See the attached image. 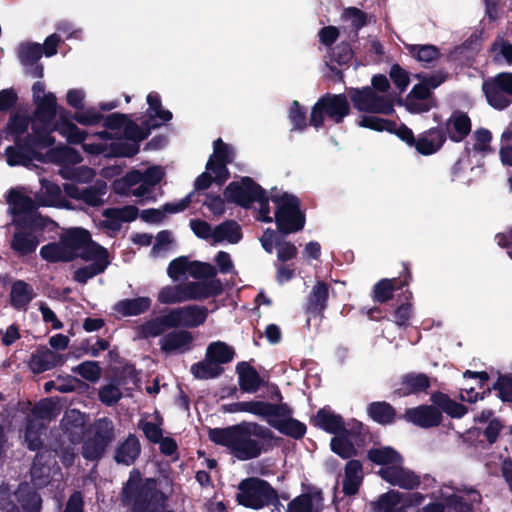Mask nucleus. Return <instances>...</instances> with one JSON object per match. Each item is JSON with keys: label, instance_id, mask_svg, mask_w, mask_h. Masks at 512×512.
<instances>
[{"label": "nucleus", "instance_id": "nucleus-1", "mask_svg": "<svg viewBox=\"0 0 512 512\" xmlns=\"http://www.w3.org/2000/svg\"><path fill=\"white\" fill-rule=\"evenodd\" d=\"M146 100L147 115L150 119L146 128H140L123 114H111L105 119V126L116 130V134L123 135V138L119 137L112 141L110 134L103 131L95 134L92 141L83 144L84 151L95 155L123 157H131L138 153L139 142L147 137L150 129L159 127L172 118V113L162 107L160 96L156 92L149 93Z\"/></svg>", "mask_w": 512, "mask_h": 512}, {"label": "nucleus", "instance_id": "nucleus-2", "mask_svg": "<svg viewBox=\"0 0 512 512\" xmlns=\"http://www.w3.org/2000/svg\"><path fill=\"white\" fill-rule=\"evenodd\" d=\"M37 108L31 121L32 132L38 137V145L51 146L53 131L59 132L70 143H81L85 140V132L68 118L66 109L58 107L56 97L48 92L45 98L35 101Z\"/></svg>", "mask_w": 512, "mask_h": 512}, {"label": "nucleus", "instance_id": "nucleus-3", "mask_svg": "<svg viewBox=\"0 0 512 512\" xmlns=\"http://www.w3.org/2000/svg\"><path fill=\"white\" fill-rule=\"evenodd\" d=\"M267 430L254 422H242L226 428L209 430V439L226 448L229 454L240 461L259 457L265 446Z\"/></svg>", "mask_w": 512, "mask_h": 512}, {"label": "nucleus", "instance_id": "nucleus-4", "mask_svg": "<svg viewBox=\"0 0 512 512\" xmlns=\"http://www.w3.org/2000/svg\"><path fill=\"white\" fill-rule=\"evenodd\" d=\"M29 122L25 117L11 118L7 126V133L12 136L14 145L5 150L7 164L10 166H28L34 159L49 161L40 150L48 146L38 145V137L32 132L28 133Z\"/></svg>", "mask_w": 512, "mask_h": 512}, {"label": "nucleus", "instance_id": "nucleus-5", "mask_svg": "<svg viewBox=\"0 0 512 512\" xmlns=\"http://www.w3.org/2000/svg\"><path fill=\"white\" fill-rule=\"evenodd\" d=\"M359 126L378 132L388 131L395 133L408 145H415L416 150L422 155H431L437 152L445 141L443 133L438 129H430L421 134L415 141L413 132L406 126L392 123L380 117L367 115L361 117Z\"/></svg>", "mask_w": 512, "mask_h": 512}, {"label": "nucleus", "instance_id": "nucleus-6", "mask_svg": "<svg viewBox=\"0 0 512 512\" xmlns=\"http://www.w3.org/2000/svg\"><path fill=\"white\" fill-rule=\"evenodd\" d=\"M91 241L90 234L83 228L66 230L58 242L49 243L40 249L41 257L48 262L71 261L78 257Z\"/></svg>", "mask_w": 512, "mask_h": 512}, {"label": "nucleus", "instance_id": "nucleus-7", "mask_svg": "<svg viewBox=\"0 0 512 512\" xmlns=\"http://www.w3.org/2000/svg\"><path fill=\"white\" fill-rule=\"evenodd\" d=\"M225 199L243 207H248L251 203L259 204L258 219L263 222H272L268 199L264 190L258 186L251 178L244 177L239 181L231 182L224 191Z\"/></svg>", "mask_w": 512, "mask_h": 512}, {"label": "nucleus", "instance_id": "nucleus-8", "mask_svg": "<svg viewBox=\"0 0 512 512\" xmlns=\"http://www.w3.org/2000/svg\"><path fill=\"white\" fill-rule=\"evenodd\" d=\"M140 475L138 471H132L130 478L123 490L124 498L133 502V512H158L164 507L165 495L157 489L154 479H147L139 491L136 484Z\"/></svg>", "mask_w": 512, "mask_h": 512}, {"label": "nucleus", "instance_id": "nucleus-9", "mask_svg": "<svg viewBox=\"0 0 512 512\" xmlns=\"http://www.w3.org/2000/svg\"><path fill=\"white\" fill-rule=\"evenodd\" d=\"M163 176L164 171L160 166H152L145 172L132 170L114 181L113 190L122 196L148 199L152 188L161 181Z\"/></svg>", "mask_w": 512, "mask_h": 512}, {"label": "nucleus", "instance_id": "nucleus-10", "mask_svg": "<svg viewBox=\"0 0 512 512\" xmlns=\"http://www.w3.org/2000/svg\"><path fill=\"white\" fill-rule=\"evenodd\" d=\"M237 500L239 504L255 510L268 505H273L279 510L277 492L269 483L256 477L244 479L239 483Z\"/></svg>", "mask_w": 512, "mask_h": 512}, {"label": "nucleus", "instance_id": "nucleus-11", "mask_svg": "<svg viewBox=\"0 0 512 512\" xmlns=\"http://www.w3.org/2000/svg\"><path fill=\"white\" fill-rule=\"evenodd\" d=\"M350 106L344 94H328L320 98L311 110L310 124L319 129L327 122L339 124L349 114Z\"/></svg>", "mask_w": 512, "mask_h": 512}, {"label": "nucleus", "instance_id": "nucleus-12", "mask_svg": "<svg viewBox=\"0 0 512 512\" xmlns=\"http://www.w3.org/2000/svg\"><path fill=\"white\" fill-rule=\"evenodd\" d=\"M233 147L225 144L219 138L214 142L213 154L210 156L206 171L203 172L195 181L197 189H206L211 181L223 183L228 178L227 164L233 160Z\"/></svg>", "mask_w": 512, "mask_h": 512}, {"label": "nucleus", "instance_id": "nucleus-13", "mask_svg": "<svg viewBox=\"0 0 512 512\" xmlns=\"http://www.w3.org/2000/svg\"><path fill=\"white\" fill-rule=\"evenodd\" d=\"M47 158L49 161L62 166L59 173L63 178L87 183L95 176L93 169L89 167H70V165L81 162L80 154L72 148L66 146L57 147L47 153Z\"/></svg>", "mask_w": 512, "mask_h": 512}, {"label": "nucleus", "instance_id": "nucleus-14", "mask_svg": "<svg viewBox=\"0 0 512 512\" xmlns=\"http://www.w3.org/2000/svg\"><path fill=\"white\" fill-rule=\"evenodd\" d=\"M272 201L276 204L275 221L282 232L292 233L303 228L305 219L294 196L287 193L275 194Z\"/></svg>", "mask_w": 512, "mask_h": 512}, {"label": "nucleus", "instance_id": "nucleus-15", "mask_svg": "<svg viewBox=\"0 0 512 512\" xmlns=\"http://www.w3.org/2000/svg\"><path fill=\"white\" fill-rule=\"evenodd\" d=\"M78 257H81L88 263L74 272V280L81 284L103 273L110 264L108 251L93 241H90V243L84 247V250Z\"/></svg>", "mask_w": 512, "mask_h": 512}, {"label": "nucleus", "instance_id": "nucleus-16", "mask_svg": "<svg viewBox=\"0 0 512 512\" xmlns=\"http://www.w3.org/2000/svg\"><path fill=\"white\" fill-rule=\"evenodd\" d=\"M348 97L360 112L389 114L393 111V101L388 94H379L370 87L351 88Z\"/></svg>", "mask_w": 512, "mask_h": 512}, {"label": "nucleus", "instance_id": "nucleus-17", "mask_svg": "<svg viewBox=\"0 0 512 512\" xmlns=\"http://www.w3.org/2000/svg\"><path fill=\"white\" fill-rule=\"evenodd\" d=\"M444 78L439 75L425 77L415 85L405 99V106L411 113L429 111L434 106L431 90L438 87Z\"/></svg>", "mask_w": 512, "mask_h": 512}, {"label": "nucleus", "instance_id": "nucleus-18", "mask_svg": "<svg viewBox=\"0 0 512 512\" xmlns=\"http://www.w3.org/2000/svg\"><path fill=\"white\" fill-rule=\"evenodd\" d=\"M482 88L492 107L504 109L512 101V73H500L486 80Z\"/></svg>", "mask_w": 512, "mask_h": 512}, {"label": "nucleus", "instance_id": "nucleus-19", "mask_svg": "<svg viewBox=\"0 0 512 512\" xmlns=\"http://www.w3.org/2000/svg\"><path fill=\"white\" fill-rule=\"evenodd\" d=\"M167 273L172 280L177 281L186 275L194 278L213 277L217 272L215 267L209 263L190 262L187 258L180 257L169 264Z\"/></svg>", "mask_w": 512, "mask_h": 512}, {"label": "nucleus", "instance_id": "nucleus-20", "mask_svg": "<svg viewBox=\"0 0 512 512\" xmlns=\"http://www.w3.org/2000/svg\"><path fill=\"white\" fill-rule=\"evenodd\" d=\"M422 500L423 496L419 493L405 496L403 493L391 490L382 494L372 507L374 512H406L408 506L418 505Z\"/></svg>", "mask_w": 512, "mask_h": 512}, {"label": "nucleus", "instance_id": "nucleus-21", "mask_svg": "<svg viewBox=\"0 0 512 512\" xmlns=\"http://www.w3.org/2000/svg\"><path fill=\"white\" fill-rule=\"evenodd\" d=\"M438 499L446 501L450 512H471L472 505L479 502L480 495L473 490L462 491L444 485L439 489Z\"/></svg>", "mask_w": 512, "mask_h": 512}, {"label": "nucleus", "instance_id": "nucleus-22", "mask_svg": "<svg viewBox=\"0 0 512 512\" xmlns=\"http://www.w3.org/2000/svg\"><path fill=\"white\" fill-rule=\"evenodd\" d=\"M208 315L207 308L198 305H188L168 311L170 325L176 327L195 328L202 325Z\"/></svg>", "mask_w": 512, "mask_h": 512}, {"label": "nucleus", "instance_id": "nucleus-23", "mask_svg": "<svg viewBox=\"0 0 512 512\" xmlns=\"http://www.w3.org/2000/svg\"><path fill=\"white\" fill-rule=\"evenodd\" d=\"M7 202L10 212L14 215V222H17L21 216L30 217L36 221L38 206L36 200L33 201L22 187L11 189L7 196Z\"/></svg>", "mask_w": 512, "mask_h": 512}, {"label": "nucleus", "instance_id": "nucleus-24", "mask_svg": "<svg viewBox=\"0 0 512 512\" xmlns=\"http://www.w3.org/2000/svg\"><path fill=\"white\" fill-rule=\"evenodd\" d=\"M381 479L392 486L407 490L415 489L420 485V477L414 471L405 467L404 462L386 468L381 473Z\"/></svg>", "mask_w": 512, "mask_h": 512}, {"label": "nucleus", "instance_id": "nucleus-25", "mask_svg": "<svg viewBox=\"0 0 512 512\" xmlns=\"http://www.w3.org/2000/svg\"><path fill=\"white\" fill-rule=\"evenodd\" d=\"M200 279L201 281L182 284L185 301L203 300L222 292V283L215 276L201 277Z\"/></svg>", "mask_w": 512, "mask_h": 512}, {"label": "nucleus", "instance_id": "nucleus-26", "mask_svg": "<svg viewBox=\"0 0 512 512\" xmlns=\"http://www.w3.org/2000/svg\"><path fill=\"white\" fill-rule=\"evenodd\" d=\"M114 426L111 420L107 418L99 419L94 424L95 439L98 440V444H95V450L91 451V444H84L83 456L89 460H96L102 456L107 445L113 439Z\"/></svg>", "mask_w": 512, "mask_h": 512}, {"label": "nucleus", "instance_id": "nucleus-27", "mask_svg": "<svg viewBox=\"0 0 512 512\" xmlns=\"http://www.w3.org/2000/svg\"><path fill=\"white\" fill-rule=\"evenodd\" d=\"M65 194L75 200L81 201L89 206H99L103 203V197L107 192L105 182H96L95 185L80 189L74 184L64 185Z\"/></svg>", "mask_w": 512, "mask_h": 512}, {"label": "nucleus", "instance_id": "nucleus-28", "mask_svg": "<svg viewBox=\"0 0 512 512\" xmlns=\"http://www.w3.org/2000/svg\"><path fill=\"white\" fill-rule=\"evenodd\" d=\"M403 418L421 428L436 427L441 423L442 414L438 408L431 405H421L407 409Z\"/></svg>", "mask_w": 512, "mask_h": 512}, {"label": "nucleus", "instance_id": "nucleus-29", "mask_svg": "<svg viewBox=\"0 0 512 512\" xmlns=\"http://www.w3.org/2000/svg\"><path fill=\"white\" fill-rule=\"evenodd\" d=\"M137 214L138 210L134 206L106 209L103 212L104 220L101 222V227L104 228L107 233L113 235L121 229L123 223L135 220Z\"/></svg>", "mask_w": 512, "mask_h": 512}, {"label": "nucleus", "instance_id": "nucleus-30", "mask_svg": "<svg viewBox=\"0 0 512 512\" xmlns=\"http://www.w3.org/2000/svg\"><path fill=\"white\" fill-rule=\"evenodd\" d=\"M350 429L336 434L330 443L332 451L340 457L347 459L356 455V449L351 441V438L360 433L362 424L357 421H353L349 424Z\"/></svg>", "mask_w": 512, "mask_h": 512}, {"label": "nucleus", "instance_id": "nucleus-31", "mask_svg": "<svg viewBox=\"0 0 512 512\" xmlns=\"http://www.w3.org/2000/svg\"><path fill=\"white\" fill-rule=\"evenodd\" d=\"M40 185V190L35 195L38 206L71 208L68 201L63 197L61 189L57 184L45 178H41Z\"/></svg>", "mask_w": 512, "mask_h": 512}, {"label": "nucleus", "instance_id": "nucleus-32", "mask_svg": "<svg viewBox=\"0 0 512 512\" xmlns=\"http://www.w3.org/2000/svg\"><path fill=\"white\" fill-rule=\"evenodd\" d=\"M41 55L42 46L38 43L26 42L18 47V57L24 66L30 67L27 72L33 77L43 76V67L37 63Z\"/></svg>", "mask_w": 512, "mask_h": 512}, {"label": "nucleus", "instance_id": "nucleus-33", "mask_svg": "<svg viewBox=\"0 0 512 512\" xmlns=\"http://www.w3.org/2000/svg\"><path fill=\"white\" fill-rule=\"evenodd\" d=\"M279 410L271 417L269 424L282 434L300 438L306 432V427L301 422L285 416L286 407L279 405Z\"/></svg>", "mask_w": 512, "mask_h": 512}, {"label": "nucleus", "instance_id": "nucleus-34", "mask_svg": "<svg viewBox=\"0 0 512 512\" xmlns=\"http://www.w3.org/2000/svg\"><path fill=\"white\" fill-rule=\"evenodd\" d=\"M368 459L380 466L378 475L381 477V473L391 466L399 462H404L403 456L393 447L390 446H375L368 450Z\"/></svg>", "mask_w": 512, "mask_h": 512}, {"label": "nucleus", "instance_id": "nucleus-35", "mask_svg": "<svg viewBox=\"0 0 512 512\" xmlns=\"http://www.w3.org/2000/svg\"><path fill=\"white\" fill-rule=\"evenodd\" d=\"M192 340L193 337L190 332L179 330L163 336L159 344L166 353H183L190 349Z\"/></svg>", "mask_w": 512, "mask_h": 512}, {"label": "nucleus", "instance_id": "nucleus-36", "mask_svg": "<svg viewBox=\"0 0 512 512\" xmlns=\"http://www.w3.org/2000/svg\"><path fill=\"white\" fill-rule=\"evenodd\" d=\"M313 421L320 429L335 435L346 429L343 418L328 407L320 409Z\"/></svg>", "mask_w": 512, "mask_h": 512}, {"label": "nucleus", "instance_id": "nucleus-37", "mask_svg": "<svg viewBox=\"0 0 512 512\" xmlns=\"http://www.w3.org/2000/svg\"><path fill=\"white\" fill-rule=\"evenodd\" d=\"M33 287L23 280H16L11 285L10 304L17 310L25 311L34 299Z\"/></svg>", "mask_w": 512, "mask_h": 512}, {"label": "nucleus", "instance_id": "nucleus-38", "mask_svg": "<svg viewBox=\"0 0 512 512\" xmlns=\"http://www.w3.org/2000/svg\"><path fill=\"white\" fill-rule=\"evenodd\" d=\"M446 131L451 140H463L471 131L470 118L462 112H454L446 122Z\"/></svg>", "mask_w": 512, "mask_h": 512}, {"label": "nucleus", "instance_id": "nucleus-39", "mask_svg": "<svg viewBox=\"0 0 512 512\" xmlns=\"http://www.w3.org/2000/svg\"><path fill=\"white\" fill-rule=\"evenodd\" d=\"M61 361L62 356L47 348H44L39 349L34 354H32L29 361V367L34 373L39 374L52 369Z\"/></svg>", "mask_w": 512, "mask_h": 512}, {"label": "nucleus", "instance_id": "nucleus-40", "mask_svg": "<svg viewBox=\"0 0 512 512\" xmlns=\"http://www.w3.org/2000/svg\"><path fill=\"white\" fill-rule=\"evenodd\" d=\"M363 480V467L357 460H350L345 466L343 492L345 495L357 493Z\"/></svg>", "mask_w": 512, "mask_h": 512}, {"label": "nucleus", "instance_id": "nucleus-41", "mask_svg": "<svg viewBox=\"0 0 512 512\" xmlns=\"http://www.w3.org/2000/svg\"><path fill=\"white\" fill-rule=\"evenodd\" d=\"M61 425L71 442H75L79 440L83 434L84 415L76 409L69 410L65 413Z\"/></svg>", "mask_w": 512, "mask_h": 512}, {"label": "nucleus", "instance_id": "nucleus-42", "mask_svg": "<svg viewBox=\"0 0 512 512\" xmlns=\"http://www.w3.org/2000/svg\"><path fill=\"white\" fill-rule=\"evenodd\" d=\"M241 238L240 226L235 221L229 220L214 227L212 245L219 243L236 244Z\"/></svg>", "mask_w": 512, "mask_h": 512}, {"label": "nucleus", "instance_id": "nucleus-43", "mask_svg": "<svg viewBox=\"0 0 512 512\" xmlns=\"http://www.w3.org/2000/svg\"><path fill=\"white\" fill-rule=\"evenodd\" d=\"M192 194L187 195L181 200L167 203L163 206V211L159 209H147L142 211L141 218L147 222H160L164 217V212L177 213L188 207L191 202Z\"/></svg>", "mask_w": 512, "mask_h": 512}, {"label": "nucleus", "instance_id": "nucleus-44", "mask_svg": "<svg viewBox=\"0 0 512 512\" xmlns=\"http://www.w3.org/2000/svg\"><path fill=\"white\" fill-rule=\"evenodd\" d=\"M239 386L242 391L247 393H255L260 385L261 379L257 371L249 364L243 362L237 366Z\"/></svg>", "mask_w": 512, "mask_h": 512}, {"label": "nucleus", "instance_id": "nucleus-45", "mask_svg": "<svg viewBox=\"0 0 512 512\" xmlns=\"http://www.w3.org/2000/svg\"><path fill=\"white\" fill-rule=\"evenodd\" d=\"M151 306L149 297H138L119 301L115 310L123 316H136L146 312Z\"/></svg>", "mask_w": 512, "mask_h": 512}, {"label": "nucleus", "instance_id": "nucleus-46", "mask_svg": "<svg viewBox=\"0 0 512 512\" xmlns=\"http://www.w3.org/2000/svg\"><path fill=\"white\" fill-rule=\"evenodd\" d=\"M174 328L168 320V312L160 317L150 319L138 327L137 333L140 338L157 337L167 329Z\"/></svg>", "mask_w": 512, "mask_h": 512}, {"label": "nucleus", "instance_id": "nucleus-47", "mask_svg": "<svg viewBox=\"0 0 512 512\" xmlns=\"http://www.w3.org/2000/svg\"><path fill=\"white\" fill-rule=\"evenodd\" d=\"M140 454V443L138 439L130 435L127 439L118 447L115 455V460L118 463L125 465H131L134 463L136 458Z\"/></svg>", "mask_w": 512, "mask_h": 512}, {"label": "nucleus", "instance_id": "nucleus-48", "mask_svg": "<svg viewBox=\"0 0 512 512\" xmlns=\"http://www.w3.org/2000/svg\"><path fill=\"white\" fill-rule=\"evenodd\" d=\"M39 240L32 232L18 231L14 234L11 247L19 255L24 256L34 252Z\"/></svg>", "mask_w": 512, "mask_h": 512}, {"label": "nucleus", "instance_id": "nucleus-49", "mask_svg": "<svg viewBox=\"0 0 512 512\" xmlns=\"http://www.w3.org/2000/svg\"><path fill=\"white\" fill-rule=\"evenodd\" d=\"M49 455L38 454L35 458L31 476L32 481L36 487L45 486L48 483L47 478L50 476L51 467L49 465Z\"/></svg>", "mask_w": 512, "mask_h": 512}, {"label": "nucleus", "instance_id": "nucleus-50", "mask_svg": "<svg viewBox=\"0 0 512 512\" xmlns=\"http://www.w3.org/2000/svg\"><path fill=\"white\" fill-rule=\"evenodd\" d=\"M234 354L233 348L222 341L212 342L206 349L207 358L218 363L219 366L230 362Z\"/></svg>", "mask_w": 512, "mask_h": 512}, {"label": "nucleus", "instance_id": "nucleus-51", "mask_svg": "<svg viewBox=\"0 0 512 512\" xmlns=\"http://www.w3.org/2000/svg\"><path fill=\"white\" fill-rule=\"evenodd\" d=\"M430 385L429 379L424 374H408L401 383L400 395H410L426 390Z\"/></svg>", "mask_w": 512, "mask_h": 512}, {"label": "nucleus", "instance_id": "nucleus-52", "mask_svg": "<svg viewBox=\"0 0 512 512\" xmlns=\"http://www.w3.org/2000/svg\"><path fill=\"white\" fill-rule=\"evenodd\" d=\"M431 401L451 417L460 418L466 413V408L463 405L451 400L445 394L434 393L431 396Z\"/></svg>", "mask_w": 512, "mask_h": 512}, {"label": "nucleus", "instance_id": "nucleus-53", "mask_svg": "<svg viewBox=\"0 0 512 512\" xmlns=\"http://www.w3.org/2000/svg\"><path fill=\"white\" fill-rule=\"evenodd\" d=\"M279 409V405L270 404L265 401H244L243 412L263 418L269 423L271 417Z\"/></svg>", "mask_w": 512, "mask_h": 512}, {"label": "nucleus", "instance_id": "nucleus-54", "mask_svg": "<svg viewBox=\"0 0 512 512\" xmlns=\"http://www.w3.org/2000/svg\"><path fill=\"white\" fill-rule=\"evenodd\" d=\"M190 370L197 379H212L219 376L223 371L218 363L208 359L206 355L203 361L193 364Z\"/></svg>", "mask_w": 512, "mask_h": 512}, {"label": "nucleus", "instance_id": "nucleus-55", "mask_svg": "<svg viewBox=\"0 0 512 512\" xmlns=\"http://www.w3.org/2000/svg\"><path fill=\"white\" fill-rule=\"evenodd\" d=\"M14 496L21 502L22 512H39L41 499L35 492L28 491L27 485H21Z\"/></svg>", "mask_w": 512, "mask_h": 512}, {"label": "nucleus", "instance_id": "nucleus-56", "mask_svg": "<svg viewBox=\"0 0 512 512\" xmlns=\"http://www.w3.org/2000/svg\"><path fill=\"white\" fill-rule=\"evenodd\" d=\"M369 416L380 424L391 423L394 419V409L385 402H375L368 406Z\"/></svg>", "mask_w": 512, "mask_h": 512}, {"label": "nucleus", "instance_id": "nucleus-57", "mask_svg": "<svg viewBox=\"0 0 512 512\" xmlns=\"http://www.w3.org/2000/svg\"><path fill=\"white\" fill-rule=\"evenodd\" d=\"M320 499L311 495H300L288 506L287 512H318Z\"/></svg>", "mask_w": 512, "mask_h": 512}, {"label": "nucleus", "instance_id": "nucleus-58", "mask_svg": "<svg viewBox=\"0 0 512 512\" xmlns=\"http://www.w3.org/2000/svg\"><path fill=\"white\" fill-rule=\"evenodd\" d=\"M328 298V287L323 282H318L312 290L309 298L308 309L313 313L321 312Z\"/></svg>", "mask_w": 512, "mask_h": 512}, {"label": "nucleus", "instance_id": "nucleus-59", "mask_svg": "<svg viewBox=\"0 0 512 512\" xmlns=\"http://www.w3.org/2000/svg\"><path fill=\"white\" fill-rule=\"evenodd\" d=\"M409 53L419 62L431 63L439 57V51L432 45H408Z\"/></svg>", "mask_w": 512, "mask_h": 512}, {"label": "nucleus", "instance_id": "nucleus-60", "mask_svg": "<svg viewBox=\"0 0 512 512\" xmlns=\"http://www.w3.org/2000/svg\"><path fill=\"white\" fill-rule=\"evenodd\" d=\"M32 414L36 420H50L59 414V408L53 400L44 399L33 408Z\"/></svg>", "mask_w": 512, "mask_h": 512}, {"label": "nucleus", "instance_id": "nucleus-61", "mask_svg": "<svg viewBox=\"0 0 512 512\" xmlns=\"http://www.w3.org/2000/svg\"><path fill=\"white\" fill-rule=\"evenodd\" d=\"M157 299L162 304H176L185 302L183 286H165L158 292Z\"/></svg>", "mask_w": 512, "mask_h": 512}, {"label": "nucleus", "instance_id": "nucleus-62", "mask_svg": "<svg viewBox=\"0 0 512 512\" xmlns=\"http://www.w3.org/2000/svg\"><path fill=\"white\" fill-rule=\"evenodd\" d=\"M73 119L81 125L91 126L98 124L103 119V115L96 106L83 107L75 111Z\"/></svg>", "mask_w": 512, "mask_h": 512}, {"label": "nucleus", "instance_id": "nucleus-63", "mask_svg": "<svg viewBox=\"0 0 512 512\" xmlns=\"http://www.w3.org/2000/svg\"><path fill=\"white\" fill-rule=\"evenodd\" d=\"M72 372L81 375L88 381L95 382L100 378V368L94 361H86L74 367Z\"/></svg>", "mask_w": 512, "mask_h": 512}, {"label": "nucleus", "instance_id": "nucleus-64", "mask_svg": "<svg viewBox=\"0 0 512 512\" xmlns=\"http://www.w3.org/2000/svg\"><path fill=\"white\" fill-rule=\"evenodd\" d=\"M189 224L191 230L198 238L210 241L211 244L213 243L214 227L209 223L201 219H191Z\"/></svg>", "mask_w": 512, "mask_h": 512}]
</instances>
